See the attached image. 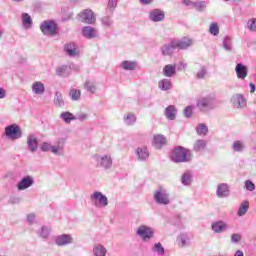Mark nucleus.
Listing matches in <instances>:
<instances>
[{
  "mask_svg": "<svg viewBox=\"0 0 256 256\" xmlns=\"http://www.w3.org/2000/svg\"><path fill=\"white\" fill-rule=\"evenodd\" d=\"M193 158V152L184 146H177L172 150L171 160L173 162H189Z\"/></svg>",
  "mask_w": 256,
  "mask_h": 256,
  "instance_id": "f257e3e1",
  "label": "nucleus"
},
{
  "mask_svg": "<svg viewBox=\"0 0 256 256\" xmlns=\"http://www.w3.org/2000/svg\"><path fill=\"white\" fill-rule=\"evenodd\" d=\"M40 148L43 152L51 151L53 154L63 155L65 150V142L58 140L56 144H51V142H42Z\"/></svg>",
  "mask_w": 256,
  "mask_h": 256,
  "instance_id": "f03ea898",
  "label": "nucleus"
},
{
  "mask_svg": "<svg viewBox=\"0 0 256 256\" xmlns=\"http://www.w3.org/2000/svg\"><path fill=\"white\" fill-rule=\"evenodd\" d=\"M196 105L199 111H203L204 113H206V111H211L212 109H215L216 100L214 99V97H201L196 102Z\"/></svg>",
  "mask_w": 256,
  "mask_h": 256,
  "instance_id": "7ed1b4c3",
  "label": "nucleus"
},
{
  "mask_svg": "<svg viewBox=\"0 0 256 256\" xmlns=\"http://www.w3.org/2000/svg\"><path fill=\"white\" fill-rule=\"evenodd\" d=\"M5 136L10 140H17L18 138H22L23 132L21 130V126L19 124H8L5 126Z\"/></svg>",
  "mask_w": 256,
  "mask_h": 256,
  "instance_id": "20e7f679",
  "label": "nucleus"
},
{
  "mask_svg": "<svg viewBox=\"0 0 256 256\" xmlns=\"http://www.w3.org/2000/svg\"><path fill=\"white\" fill-rule=\"evenodd\" d=\"M90 200L96 208H106V206H108V198L102 192H93V194L90 195Z\"/></svg>",
  "mask_w": 256,
  "mask_h": 256,
  "instance_id": "39448f33",
  "label": "nucleus"
},
{
  "mask_svg": "<svg viewBox=\"0 0 256 256\" xmlns=\"http://www.w3.org/2000/svg\"><path fill=\"white\" fill-rule=\"evenodd\" d=\"M154 200L157 204H170L171 200L168 190L165 188H158V190L154 192Z\"/></svg>",
  "mask_w": 256,
  "mask_h": 256,
  "instance_id": "423d86ee",
  "label": "nucleus"
},
{
  "mask_svg": "<svg viewBox=\"0 0 256 256\" xmlns=\"http://www.w3.org/2000/svg\"><path fill=\"white\" fill-rule=\"evenodd\" d=\"M40 29L44 35H55L57 33V23L51 19H47L46 21H42Z\"/></svg>",
  "mask_w": 256,
  "mask_h": 256,
  "instance_id": "0eeeda50",
  "label": "nucleus"
},
{
  "mask_svg": "<svg viewBox=\"0 0 256 256\" xmlns=\"http://www.w3.org/2000/svg\"><path fill=\"white\" fill-rule=\"evenodd\" d=\"M97 166L100 168H104L105 170H108L112 167L113 164V158L111 154H102L95 156Z\"/></svg>",
  "mask_w": 256,
  "mask_h": 256,
  "instance_id": "6e6552de",
  "label": "nucleus"
},
{
  "mask_svg": "<svg viewBox=\"0 0 256 256\" xmlns=\"http://www.w3.org/2000/svg\"><path fill=\"white\" fill-rule=\"evenodd\" d=\"M137 236H139L144 242H148L154 237V230L149 226H139L137 229Z\"/></svg>",
  "mask_w": 256,
  "mask_h": 256,
  "instance_id": "1a4fd4ad",
  "label": "nucleus"
},
{
  "mask_svg": "<svg viewBox=\"0 0 256 256\" xmlns=\"http://www.w3.org/2000/svg\"><path fill=\"white\" fill-rule=\"evenodd\" d=\"M80 21L83 23L93 24L96 21V15L93 13L92 9H84L79 13Z\"/></svg>",
  "mask_w": 256,
  "mask_h": 256,
  "instance_id": "9d476101",
  "label": "nucleus"
},
{
  "mask_svg": "<svg viewBox=\"0 0 256 256\" xmlns=\"http://www.w3.org/2000/svg\"><path fill=\"white\" fill-rule=\"evenodd\" d=\"M229 228H230V225L228 224V222H224V220L213 222L211 225V229L215 234H221L222 232H227Z\"/></svg>",
  "mask_w": 256,
  "mask_h": 256,
  "instance_id": "9b49d317",
  "label": "nucleus"
},
{
  "mask_svg": "<svg viewBox=\"0 0 256 256\" xmlns=\"http://www.w3.org/2000/svg\"><path fill=\"white\" fill-rule=\"evenodd\" d=\"M231 194L230 186L226 183L218 184L216 195L218 198H228Z\"/></svg>",
  "mask_w": 256,
  "mask_h": 256,
  "instance_id": "f8f14e48",
  "label": "nucleus"
},
{
  "mask_svg": "<svg viewBox=\"0 0 256 256\" xmlns=\"http://www.w3.org/2000/svg\"><path fill=\"white\" fill-rule=\"evenodd\" d=\"M177 49V39H172L169 43H166V45H162L161 52L162 55H173Z\"/></svg>",
  "mask_w": 256,
  "mask_h": 256,
  "instance_id": "ddd939ff",
  "label": "nucleus"
},
{
  "mask_svg": "<svg viewBox=\"0 0 256 256\" xmlns=\"http://www.w3.org/2000/svg\"><path fill=\"white\" fill-rule=\"evenodd\" d=\"M34 182L35 180L33 176H24V178H22L20 182H18L17 189L27 190V188H30L31 186H33Z\"/></svg>",
  "mask_w": 256,
  "mask_h": 256,
  "instance_id": "4468645a",
  "label": "nucleus"
},
{
  "mask_svg": "<svg viewBox=\"0 0 256 256\" xmlns=\"http://www.w3.org/2000/svg\"><path fill=\"white\" fill-rule=\"evenodd\" d=\"M176 243L179 248H189L191 246V238L188 234H179Z\"/></svg>",
  "mask_w": 256,
  "mask_h": 256,
  "instance_id": "2eb2a0df",
  "label": "nucleus"
},
{
  "mask_svg": "<svg viewBox=\"0 0 256 256\" xmlns=\"http://www.w3.org/2000/svg\"><path fill=\"white\" fill-rule=\"evenodd\" d=\"M194 41L191 37H182L181 39H176V49H188L193 45Z\"/></svg>",
  "mask_w": 256,
  "mask_h": 256,
  "instance_id": "dca6fc26",
  "label": "nucleus"
},
{
  "mask_svg": "<svg viewBox=\"0 0 256 256\" xmlns=\"http://www.w3.org/2000/svg\"><path fill=\"white\" fill-rule=\"evenodd\" d=\"M73 238L70 234H61L56 237L55 243L57 246H68V244H72Z\"/></svg>",
  "mask_w": 256,
  "mask_h": 256,
  "instance_id": "f3484780",
  "label": "nucleus"
},
{
  "mask_svg": "<svg viewBox=\"0 0 256 256\" xmlns=\"http://www.w3.org/2000/svg\"><path fill=\"white\" fill-rule=\"evenodd\" d=\"M27 144L30 152H36L38 150L39 140L36 134H29L27 136Z\"/></svg>",
  "mask_w": 256,
  "mask_h": 256,
  "instance_id": "a211bd4d",
  "label": "nucleus"
},
{
  "mask_svg": "<svg viewBox=\"0 0 256 256\" xmlns=\"http://www.w3.org/2000/svg\"><path fill=\"white\" fill-rule=\"evenodd\" d=\"M149 18L151 19V21L155 22L163 21V19H165V13L161 9H152L149 12Z\"/></svg>",
  "mask_w": 256,
  "mask_h": 256,
  "instance_id": "6ab92c4d",
  "label": "nucleus"
},
{
  "mask_svg": "<svg viewBox=\"0 0 256 256\" xmlns=\"http://www.w3.org/2000/svg\"><path fill=\"white\" fill-rule=\"evenodd\" d=\"M177 113H178V110L176 109V107L174 105H169L164 110V115H165L166 119H168V121H175V119L177 117Z\"/></svg>",
  "mask_w": 256,
  "mask_h": 256,
  "instance_id": "aec40b11",
  "label": "nucleus"
},
{
  "mask_svg": "<svg viewBox=\"0 0 256 256\" xmlns=\"http://www.w3.org/2000/svg\"><path fill=\"white\" fill-rule=\"evenodd\" d=\"M64 50L70 57H77L79 55V49L76 43H66Z\"/></svg>",
  "mask_w": 256,
  "mask_h": 256,
  "instance_id": "412c9836",
  "label": "nucleus"
},
{
  "mask_svg": "<svg viewBox=\"0 0 256 256\" xmlns=\"http://www.w3.org/2000/svg\"><path fill=\"white\" fill-rule=\"evenodd\" d=\"M97 33V29H95V27H91V24L82 28V35H84V37L87 39H93L94 37H97Z\"/></svg>",
  "mask_w": 256,
  "mask_h": 256,
  "instance_id": "4be33fe9",
  "label": "nucleus"
},
{
  "mask_svg": "<svg viewBox=\"0 0 256 256\" xmlns=\"http://www.w3.org/2000/svg\"><path fill=\"white\" fill-rule=\"evenodd\" d=\"M232 103L235 107H240V108H244L247 105V101L244 95H241V94L233 95Z\"/></svg>",
  "mask_w": 256,
  "mask_h": 256,
  "instance_id": "5701e85b",
  "label": "nucleus"
},
{
  "mask_svg": "<svg viewBox=\"0 0 256 256\" xmlns=\"http://www.w3.org/2000/svg\"><path fill=\"white\" fill-rule=\"evenodd\" d=\"M236 75L238 79H246L248 75V67L243 65V63H238V65H236Z\"/></svg>",
  "mask_w": 256,
  "mask_h": 256,
  "instance_id": "b1692460",
  "label": "nucleus"
},
{
  "mask_svg": "<svg viewBox=\"0 0 256 256\" xmlns=\"http://www.w3.org/2000/svg\"><path fill=\"white\" fill-rule=\"evenodd\" d=\"M136 155L139 160H147L150 156V152L147 146H142L136 149Z\"/></svg>",
  "mask_w": 256,
  "mask_h": 256,
  "instance_id": "393cba45",
  "label": "nucleus"
},
{
  "mask_svg": "<svg viewBox=\"0 0 256 256\" xmlns=\"http://www.w3.org/2000/svg\"><path fill=\"white\" fill-rule=\"evenodd\" d=\"M34 95H43L45 93V85L41 81H35L32 85Z\"/></svg>",
  "mask_w": 256,
  "mask_h": 256,
  "instance_id": "a878e982",
  "label": "nucleus"
},
{
  "mask_svg": "<svg viewBox=\"0 0 256 256\" xmlns=\"http://www.w3.org/2000/svg\"><path fill=\"white\" fill-rule=\"evenodd\" d=\"M107 248L102 244H95L92 248V253L94 256H106L107 255Z\"/></svg>",
  "mask_w": 256,
  "mask_h": 256,
  "instance_id": "bb28decb",
  "label": "nucleus"
},
{
  "mask_svg": "<svg viewBox=\"0 0 256 256\" xmlns=\"http://www.w3.org/2000/svg\"><path fill=\"white\" fill-rule=\"evenodd\" d=\"M193 182V174L190 170H186L181 176V183L184 186H190Z\"/></svg>",
  "mask_w": 256,
  "mask_h": 256,
  "instance_id": "cd10ccee",
  "label": "nucleus"
},
{
  "mask_svg": "<svg viewBox=\"0 0 256 256\" xmlns=\"http://www.w3.org/2000/svg\"><path fill=\"white\" fill-rule=\"evenodd\" d=\"M60 119L64 121V123L70 124L71 121H76V116L73 114V112H69V110H66V112H61Z\"/></svg>",
  "mask_w": 256,
  "mask_h": 256,
  "instance_id": "c85d7f7f",
  "label": "nucleus"
},
{
  "mask_svg": "<svg viewBox=\"0 0 256 256\" xmlns=\"http://www.w3.org/2000/svg\"><path fill=\"white\" fill-rule=\"evenodd\" d=\"M245 148L246 144L244 140H234L232 143V150H234V152H243Z\"/></svg>",
  "mask_w": 256,
  "mask_h": 256,
  "instance_id": "c756f323",
  "label": "nucleus"
},
{
  "mask_svg": "<svg viewBox=\"0 0 256 256\" xmlns=\"http://www.w3.org/2000/svg\"><path fill=\"white\" fill-rule=\"evenodd\" d=\"M56 73H57V75H60L63 77H68L71 73V66L61 65L60 67L57 68Z\"/></svg>",
  "mask_w": 256,
  "mask_h": 256,
  "instance_id": "7c9ffc66",
  "label": "nucleus"
},
{
  "mask_svg": "<svg viewBox=\"0 0 256 256\" xmlns=\"http://www.w3.org/2000/svg\"><path fill=\"white\" fill-rule=\"evenodd\" d=\"M158 87L161 91H169L172 89V81L170 79H162L159 81Z\"/></svg>",
  "mask_w": 256,
  "mask_h": 256,
  "instance_id": "2f4dec72",
  "label": "nucleus"
},
{
  "mask_svg": "<svg viewBox=\"0 0 256 256\" xmlns=\"http://www.w3.org/2000/svg\"><path fill=\"white\" fill-rule=\"evenodd\" d=\"M167 138L163 136V134H156L154 136V144L156 148H161L164 144H166Z\"/></svg>",
  "mask_w": 256,
  "mask_h": 256,
  "instance_id": "473e14b6",
  "label": "nucleus"
},
{
  "mask_svg": "<svg viewBox=\"0 0 256 256\" xmlns=\"http://www.w3.org/2000/svg\"><path fill=\"white\" fill-rule=\"evenodd\" d=\"M120 67L125 71H134L137 67L136 61H122Z\"/></svg>",
  "mask_w": 256,
  "mask_h": 256,
  "instance_id": "72a5a7b5",
  "label": "nucleus"
},
{
  "mask_svg": "<svg viewBox=\"0 0 256 256\" xmlns=\"http://www.w3.org/2000/svg\"><path fill=\"white\" fill-rule=\"evenodd\" d=\"M137 121V116L134 112H128V114H124V123L128 126L135 124Z\"/></svg>",
  "mask_w": 256,
  "mask_h": 256,
  "instance_id": "f704fd0d",
  "label": "nucleus"
},
{
  "mask_svg": "<svg viewBox=\"0 0 256 256\" xmlns=\"http://www.w3.org/2000/svg\"><path fill=\"white\" fill-rule=\"evenodd\" d=\"M249 206H250L249 201L244 200L238 208V216H245V214H247L249 210Z\"/></svg>",
  "mask_w": 256,
  "mask_h": 256,
  "instance_id": "c9c22d12",
  "label": "nucleus"
},
{
  "mask_svg": "<svg viewBox=\"0 0 256 256\" xmlns=\"http://www.w3.org/2000/svg\"><path fill=\"white\" fill-rule=\"evenodd\" d=\"M206 147H207V140L198 139L194 143V150L196 152H201L202 150H205Z\"/></svg>",
  "mask_w": 256,
  "mask_h": 256,
  "instance_id": "e433bc0d",
  "label": "nucleus"
},
{
  "mask_svg": "<svg viewBox=\"0 0 256 256\" xmlns=\"http://www.w3.org/2000/svg\"><path fill=\"white\" fill-rule=\"evenodd\" d=\"M163 73L165 77H173V75H176L175 65H165L163 68Z\"/></svg>",
  "mask_w": 256,
  "mask_h": 256,
  "instance_id": "4c0bfd02",
  "label": "nucleus"
},
{
  "mask_svg": "<svg viewBox=\"0 0 256 256\" xmlns=\"http://www.w3.org/2000/svg\"><path fill=\"white\" fill-rule=\"evenodd\" d=\"M223 48L226 51H233V39L229 35H226L223 39Z\"/></svg>",
  "mask_w": 256,
  "mask_h": 256,
  "instance_id": "58836bf2",
  "label": "nucleus"
},
{
  "mask_svg": "<svg viewBox=\"0 0 256 256\" xmlns=\"http://www.w3.org/2000/svg\"><path fill=\"white\" fill-rule=\"evenodd\" d=\"M22 23L26 29H29L31 27L33 21L29 13H22Z\"/></svg>",
  "mask_w": 256,
  "mask_h": 256,
  "instance_id": "ea45409f",
  "label": "nucleus"
},
{
  "mask_svg": "<svg viewBox=\"0 0 256 256\" xmlns=\"http://www.w3.org/2000/svg\"><path fill=\"white\" fill-rule=\"evenodd\" d=\"M51 234V228L47 226H42L40 231L38 232V235L40 238H43V240H47Z\"/></svg>",
  "mask_w": 256,
  "mask_h": 256,
  "instance_id": "a19ab883",
  "label": "nucleus"
},
{
  "mask_svg": "<svg viewBox=\"0 0 256 256\" xmlns=\"http://www.w3.org/2000/svg\"><path fill=\"white\" fill-rule=\"evenodd\" d=\"M54 105H56V107H64V105H65V101L63 99V95H62V93H59V91H57L55 93Z\"/></svg>",
  "mask_w": 256,
  "mask_h": 256,
  "instance_id": "79ce46f5",
  "label": "nucleus"
},
{
  "mask_svg": "<svg viewBox=\"0 0 256 256\" xmlns=\"http://www.w3.org/2000/svg\"><path fill=\"white\" fill-rule=\"evenodd\" d=\"M196 130H197V133L200 134V135H206L208 134L209 132V128L207 126V124H205L204 122H201L200 124H198L196 126Z\"/></svg>",
  "mask_w": 256,
  "mask_h": 256,
  "instance_id": "37998d69",
  "label": "nucleus"
},
{
  "mask_svg": "<svg viewBox=\"0 0 256 256\" xmlns=\"http://www.w3.org/2000/svg\"><path fill=\"white\" fill-rule=\"evenodd\" d=\"M84 89L92 94L96 93L97 91V87L94 81H86V83H84Z\"/></svg>",
  "mask_w": 256,
  "mask_h": 256,
  "instance_id": "c03bdc74",
  "label": "nucleus"
},
{
  "mask_svg": "<svg viewBox=\"0 0 256 256\" xmlns=\"http://www.w3.org/2000/svg\"><path fill=\"white\" fill-rule=\"evenodd\" d=\"M152 252L157 253V255H164L165 248H163L162 244L158 242L152 247Z\"/></svg>",
  "mask_w": 256,
  "mask_h": 256,
  "instance_id": "a18cd8bd",
  "label": "nucleus"
},
{
  "mask_svg": "<svg viewBox=\"0 0 256 256\" xmlns=\"http://www.w3.org/2000/svg\"><path fill=\"white\" fill-rule=\"evenodd\" d=\"M101 23L104 25V27H112L114 21L110 15H105L102 17Z\"/></svg>",
  "mask_w": 256,
  "mask_h": 256,
  "instance_id": "49530a36",
  "label": "nucleus"
},
{
  "mask_svg": "<svg viewBox=\"0 0 256 256\" xmlns=\"http://www.w3.org/2000/svg\"><path fill=\"white\" fill-rule=\"evenodd\" d=\"M208 74V68L206 66L200 67L199 71L196 73L197 79H205Z\"/></svg>",
  "mask_w": 256,
  "mask_h": 256,
  "instance_id": "de8ad7c7",
  "label": "nucleus"
},
{
  "mask_svg": "<svg viewBox=\"0 0 256 256\" xmlns=\"http://www.w3.org/2000/svg\"><path fill=\"white\" fill-rule=\"evenodd\" d=\"M209 32L211 33V35H219L220 33V27L218 25V23H211L210 27H209Z\"/></svg>",
  "mask_w": 256,
  "mask_h": 256,
  "instance_id": "09e8293b",
  "label": "nucleus"
},
{
  "mask_svg": "<svg viewBox=\"0 0 256 256\" xmlns=\"http://www.w3.org/2000/svg\"><path fill=\"white\" fill-rule=\"evenodd\" d=\"M193 7H195L197 11H204V9H206V1H194Z\"/></svg>",
  "mask_w": 256,
  "mask_h": 256,
  "instance_id": "8fccbe9b",
  "label": "nucleus"
},
{
  "mask_svg": "<svg viewBox=\"0 0 256 256\" xmlns=\"http://www.w3.org/2000/svg\"><path fill=\"white\" fill-rule=\"evenodd\" d=\"M247 28L249 29V31L256 32V18L255 17L248 19Z\"/></svg>",
  "mask_w": 256,
  "mask_h": 256,
  "instance_id": "3c124183",
  "label": "nucleus"
},
{
  "mask_svg": "<svg viewBox=\"0 0 256 256\" xmlns=\"http://www.w3.org/2000/svg\"><path fill=\"white\" fill-rule=\"evenodd\" d=\"M117 7V0H109L106 12L113 13L114 9Z\"/></svg>",
  "mask_w": 256,
  "mask_h": 256,
  "instance_id": "603ef678",
  "label": "nucleus"
},
{
  "mask_svg": "<svg viewBox=\"0 0 256 256\" xmlns=\"http://www.w3.org/2000/svg\"><path fill=\"white\" fill-rule=\"evenodd\" d=\"M70 97L73 101H78L81 97V91H78L77 89H71Z\"/></svg>",
  "mask_w": 256,
  "mask_h": 256,
  "instance_id": "864d4df0",
  "label": "nucleus"
},
{
  "mask_svg": "<svg viewBox=\"0 0 256 256\" xmlns=\"http://www.w3.org/2000/svg\"><path fill=\"white\" fill-rule=\"evenodd\" d=\"M245 188L246 190H249V192H253L256 188L254 182L252 180H246L245 182Z\"/></svg>",
  "mask_w": 256,
  "mask_h": 256,
  "instance_id": "5fc2aeb1",
  "label": "nucleus"
},
{
  "mask_svg": "<svg viewBox=\"0 0 256 256\" xmlns=\"http://www.w3.org/2000/svg\"><path fill=\"white\" fill-rule=\"evenodd\" d=\"M184 115L187 119H191L192 115H193V107L192 106H188L185 107L184 109Z\"/></svg>",
  "mask_w": 256,
  "mask_h": 256,
  "instance_id": "6e6d98bb",
  "label": "nucleus"
},
{
  "mask_svg": "<svg viewBox=\"0 0 256 256\" xmlns=\"http://www.w3.org/2000/svg\"><path fill=\"white\" fill-rule=\"evenodd\" d=\"M86 121L88 119V114L86 112H79V114H76L75 121Z\"/></svg>",
  "mask_w": 256,
  "mask_h": 256,
  "instance_id": "4d7b16f0",
  "label": "nucleus"
},
{
  "mask_svg": "<svg viewBox=\"0 0 256 256\" xmlns=\"http://www.w3.org/2000/svg\"><path fill=\"white\" fill-rule=\"evenodd\" d=\"M241 238L242 236L240 234H232L231 240L232 242L237 244L238 242H240Z\"/></svg>",
  "mask_w": 256,
  "mask_h": 256,
  "instance_id": "13d9d810",
  "label": "nucleus"
},
{
  "mask_svg": "<svg viewBox=\"0 0 256 256\" xmlns=\"http://www.w3.org/2000/svg\"><path fill=\"white\" fill-rule=\"evenodd\" d=\"M35 219H36L35 214H28V216H27V222H28L29 224H34Z\"/></svg>",
  "mask_w": 256,
  "mask_h": 256,
  "instance_id": "bf43d9fd",
  "label": "nucleus"
},
{
  "mask_svg": "<svg viewBox=\"0 0 256 256\" xmlns=\"http://www.w3.org/2000/svg\"><path fill=\"white\" fill-rule=\"evenodd\" d=\"M6 95H7L6 90L0 87V99H5Z\"/></svg>",
  "mask_w": 256,
  "mask_h": 256,
  "instance_id": "052dcab7",
  "label": "nucleus"
},
{
  "mask_svg": "<svg viewBox=\"0 0 256 256\" xmlns=\"http://www.w3.org/2000/svg\"><path fill=\"white\" fill-rule=\"evenodd\" d=\"M184 3H185V5H190V6L194 7V6H193V3H195V1L184 0Z\"/></svg>",
  "mask_w": 256,
  "mask_h": 256,
  "instance_id": "680f3d73",
  "label": "nucleus"
},
{
  "mask_svg": "<svg viewBox=\"0 0 256 256\" xmlns=\"http://www.w3.org/2000/svg\"><path fill=\"white\" fill-rule=\"evenodd\" d=\"M250 88H251V93H255L256 87H255L254 83H250Z\"/></svg>",
  "mask_w": 256,
  "mask_h": 256,
  "instance_id": "e2e57ef3",
  "label": "nucleus"
},
{
  "mask_svg": "<svg viewBox=\"0 0 256 256\" xmlns=\"http://www.w3.org/2000/svg\"><path fill=\"white\" fill-rule=\"evenodd\" d=\"M186 67H187L186 63L181 62L179 69L183 70V69H186Z\"/></svg>",
  "mask_w": 256,
  "mask_h": 256,
  "instance_id": "0e129e2a",
  "label": "nucleus"
},
{
  "mask_svg": "<svg viewBox=\"0 0 256 256\" xmlns=\"http://www.w3.org/2000/svg\"><path fill=\"white\" fill-rule=\"evenodd\" d=\"M234 256H244V254L241 252V250H238Z\"/></svg>",
  "mask_w": 256,
  "mask_h": 256,
  "instance_id": "69168bd1",
  "label": "nucleus"
},
{
  "mask_svg": "<svg viewBox=\"0 0 256 256\" xmlns=\"http://www.w3.org/2000/svg\"><path fill=\"white\" fill-rule=\"evenodd\" d=\"M141 3L148 4L151 3L153 0H140Z\"/></svg>",
  "mask_w": 256,
  "mask_h": 256,
  "instance_id": "338daca9",
  "label": "nucleus"
},
{
  "mask_svg": "<svg viewBox=\"0 0 256 256\" xmlns=\"http://www.w3.org/2000/svg\"><path fill=\"white\" fill-rule=\"evenodd\" d=\"M13 1H17V2H20V1H24V0H13Z\"/></svg>",
  "mask_w": 256,
  "mask_h": 256,
  "instance_id": "774afa93",
  "label": "nucleus"
}]
</instances>
